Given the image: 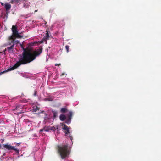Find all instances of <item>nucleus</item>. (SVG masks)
Segmentation results:
<instances>
[{
    "mask_svg": "<svg viewBox=\"0 0 161 161\" xmlns=\"http://www.w3.org/2000/svg\"><path fill=\"white\" fill-rule=\"evenodd\" d=\"M30 54L27 52H24L23 56H21L19 61H18L13 67L8 69V71L14 70L21 65L25 64L30 63L34 60V58L30 57Z\"/></svg>",
    "mask_w": 161,
    "mask_h": 161,
    "instance_id": "obj_1",
    "label": "nucleus"
},
{
    "mask_svg": "<svg viewBox=\"0 0 161 161\" xmlns=\"http://www.w3.org/2000/svg\"><path fill=\"white\" fill-rule=\"evenodd\" d=\"M69 46L68 45H66L65 46V48L66 50V51L67 52H69Z\"/></svg>",
    "mask_w": 161,
    "mask_h": 161,
    "instance_id": "obj_18",
    "label": "nucleus"
},
{
    "mask_svg": "<svg viewBox=\"0 0 161 161\" xmlns=\"http://www.w3.org/2000/svg\"><path fill=\"white\" fill-rule=\"evenodd\" d=\"M11 8V5L8 3H6L5 4V8L7 12H8V10H9Z\"/></svg>",
    "mask_w": 161,
    "mask_h": 161,
    "instance_id": "obj_8",
    "label": "nucleus"
},
{
    "mask_svg": "<svg viewBox=\"0 0 161 161\" xmlns=\"http://www.w3.org/2000/svg\"><path fill=\"white\" fill-rule=\"evenodd\" d=\"M43 42V41H41V43H42Z\"/></svg>",
    "mask_w": 161,
    "mask_h": 161,
    "instance_id": "obj_33",
    "label": "nucleus"
},
{
    "mask_svg": "<svg viewBox=\"0 0 161 161\" xmlns=\"http://www.w3.org/2000/svg\"><path fill=\"white\" fill-rule=\"evenodd\" d=\"M23 113V112H22L21 111L19 113V114H20Z\"/></svg>",
    "mask_w": 161,
    "mask_h": 161,
    "instance_id": "obj_26",
    "label": "nucleus"
},
{
    "mask_svg": "<svg viewBox=\"0 0 161 161\" xmlns=\"http://www.w3.org/2000/svg\"><path fill=\"white\" fill-rule=\"evenodd\" d=\"M37 111V109H34V111L36 112Z\"/></svg>",
    "mask_w": 161,
    "mask_h": 161,
    "instance_id": "obj_24",
    "label": "nucleus"
},
{
    "mask_svg": "<svg viewBox=\"0 0 161 161\" xmlns=\"http://www.w3.org/2000/svg\"><path fill=\"white\" fill-rule=\"evenodd\" d=\"M2 146H1V145L0 144V148H1L2 147Z\"/></svg>",
    "mask_w": 161,
    "mask_h": 161,
    "instance_id": "obj_31",
    "label": "nucleus"
},
{
    "mask_svg": "<svg viewBox=\"0 0 161 161\" xmlns=\"http://www.w3.org/2000/svg\"><path fill=\"white\" fill-rule=\"evenodd\" d=\"M63 128L62 129L65 130V133L66 134H68L70 133L69 130V127L67 126L65 124L62 125Z\"/></svg>",
    "mask_w": 161,
    "mask_h": 161,
    "instance_id": "obj_7",
    "label": "nucleus"
},
{
    "mask_svg": "<svg viewBox=\"0 0 161 161\" xmlns=\"http://www.w3.org/2000/svg\"><path fill=\"white\" fill-rule=\"evenodd\" d=\"M3 52H0V54H3Z\"/></svg>",
    "mask_w": 161,
    "mask_h": 161,
    "instance_id": "obj_29",
    "label": "nucleus"
},
{
    "mask_svg": "<svg viewBox=\"0 0 161 161\" xmlns=\"http://www.w3.org/2000/svg\"><path fill=\"white\" fill-rule=\"evenodd\" d=\"M5 155V153H4V154H3V156H4Z\"/></svg>",
    "mask_w": 161,
    "mask_h": 161,
    "instance_id": "obj_32",
    "label": "nucleus"
},
{
    "mask_svg": "<svg viewBox=\"0 0 161 161\" xmlns=\"http://www.w3.org/2000/svg\"><path fill=\"white\" fill-rule=\"evenodd\" d=\"M36 93H37L36 91H34V96H36Z\"/></svg>",
    "mask_w": 161,
    "mask_h": 161,
    "instance_id": "obj_19",
    "label": "nucleus"
},
{
    "mask_svg": "<svg viewBox=\"0 0 161 161\" xmlns=\"http://www.w3.org/2000/svg\"><path fill=\"white\" fill-rule=\"evenodd\" d=\"M6 49H6H6H5V50L3 51V52H4V53L5 52V51H6Z\"/></svg>",
    "mask_w": 161,
    "mask_h": 161,
    "instance_id": "obj_30",
    "label": "nucleus"
},
{
    "mask_svg": "<svg viewBox=\"0 0 161 161\" xmlns=\"http://www.w3.org/2000/svg\"><path fill=\"white\" fill-rule=\"evenodd\" d=\"M12 31L13 32V36H11V39H13V37L18 38H21L22 36L19 35L18 33V31L17 29V27L16 26L13 25L12 26Z\"/></svg>",
    "mask_w": 161,
    "mask_h": 161,
    "instance_id": "obj_4",
    "label": "nucleus"
},
{
    "mask_svg": "<svg viewBox=\"0 0 161 161\" xmlns=\"http://www.w3.org/2000/svg\"><path fill=\"white\" fill-rule=\"evenodd\" d=\"M3 147L6 148L8 150H14L15 151L16 153H19V150L17 148H15L14 147L11 146L10 145L8 144H3Z\"/></svg>",
    "mask_w": 161,
    "mask_h": 161,
    "instance_id": "obj_5",
    "label": "nucleus"
},
{
    "mask_svg": "<svg viewBox=\"0 0 161 161\" xmlns=\"http://www.w3.org/2000/svg\"><path fill=\"white\" fill-rule=\"evenodd\" d=\"M73 115V113L72 111H70L68 115V118L66 119L65 123L67 124H70L71 121L72 117Z\"/></svg>",
    "mask_w": 161,
    "mask_h": 161,
    "instance_id": "obj_6",
    "label": "nucleus"
},
{
    "mask_svg": "<svg viewBox=\"0 0 161 161\" xmlns=\"http://www.w3.org/2000/svg\"><path fill=\"white\" fill-rule=\"evenodd\" d=\"M20 143H17V144L18 146H19V145H20Z\"/></svg>",
    "mask_w": 161,
    "mask_h": 161,
    "instance_id": "obj_28",
    "label": "nucleus"
},
{
    "mask_svg": "<svg viewBox=\"0 0 161 161\" xmlns=\"http://www.w3.org/2000/svg\"><path fill=\"white\" fill-rule=\"evenodd\" d=\"M44 131L46 132H48L50 130V127L45 126L44 127Z\"/></svg>",
    "mask_w": 161,
    "mask_h": 161,
    "instance_id": "obj_15",
    "label": "nucleus"
},
{
    "mask_svg": "<svg viewBox=\"0 0 161 161\" xmlns=\"http://www.w3.org/2000/svg\"><path fill=\"white\" fill-rule=\"evenodd\" d=\"M61 65V64H55V66H59V65Z\"/></svg>",
    "mask_w": 161,
    "mask_h": 161,
    "instance_id": "obj_21",
    "label": "nucleus"
},
{
    "mask_svg": "<svg viewBox=\"0 0 161 161\" xmlns=\"http://www.w3.org/2000/svg\"><path fill=\"white\" fill-rule=\"evenodd\" d=\"M56 130H57V132L58 133V131L61 130L60 127L59 125H57L56 127Z\"/></svg>",
    "mask_w": 161,
    "mask_h": 161,
    "instance_id": "obj_16",
    "label": "nucleus"
},
{
    "mask_svg": "<svg viewBox=\"0 0 161 161\" xmlns=\"http://www.w3.org/2000/svg\"><path fill=\"white\" fill-rule=\"evenodd\" d=\"M69 137H70V139L71 140H72V139H73V137L71 136H70V135H69Z\"/></svg>",
    "mask_w": 161,
    "mask_h": 161,
    "instance_id": "obj_23",
    "label": "nucleus"
},
{
    "mask_svg": "<svg viewBox=\"0 0 161 161\" xmlns=\"http://www.w3.org/2000/svg\"><path fill=\"white\" fill-rule=\"evenodd\" d=\"M21 107H22L20 105H17L16 106L15 108L13 109V110L14 111L18 110L20 109L21 108Z\"/></svg>",
    "mask_w": 161,
    "mask_h": 161,
    "instance_id": "obj_11",
    "label": "nucleus"
},
{
    "mask_svg": "<svg viewBox=\"0 0 161 161\" xmlns=\"http://www.w3.org/2000/svg\"><path fill=\"white\" fill-rule=\"evenodd\" d=\"M44 131V128L43 129H41L40 130V132H42L43 131Z\"/></svg>",
    "mask_w": 161,
    "mask_h": 161,
    "instance_id": "obj_20",
    "label": "nucleus"
},
{
    "mask_svg": "<svg viewBox=\"0 0 161 161\" xmlns=\"http://www.w3.org/2000/svg\"><path fill=\"white\" fill-rule=\"evenodd\" d=\"M67 109L66 108H62L60 110V112L61 113H65L67 111Z\"/></svg>",
    "mask_w": 161,
    "mask_h": 161,
    "instance_id": "obj_14",
    "label": "nucleus"
},
{
    "mask_svg": "<svg viewBox=\"0 0 161 161\" xmlns=\"http://www.w3.org/2000/svg\"><path fill=\"white\" fill-rule=\"evenodd\" d=\"M20 47L23 50L21 56H23V54L24 52L25 53L26 52L30 54V57H31V58H34V60L36 59L37 57L39 56L41 54L42 52L43 49L42 47H39L38 49H37L36 50L31 51V50L29 49L28 47L26 48H25L23 47V45L22 44H20Z\"/></svg>",
    "mask_w": 161,
    "mask_h": 161,
    "instance_id": "obj_3",
    "label": "nucleus"
},
{
    "mask_svg": "<svg viewBox=\"0 0 161 161\" xmlns=\"http://www.w3.org/2000/svg\"><path fill=\"white\" fill-rule=\"evenodd\" d=\"M48 98H46L45 99V100H48Z\"/></svg>",
    "mask_w": 161,
    "mask_h": 161,
    "instance_id": "obj_25",
    "label": "nucleus"
},
{
    "mask_svg": "<svg viewBox=\"0 0 161 161\" xmlns=\"http://www.w3.org/2000/svg\"><path fill=\"white\" fill-rule=\"evenodd\" d=\"M21 102H24V103H26L27 102V101H26V100H23L22 101H21Z\"/></svg>",
    "mask_w": 161,
    "mask_h": 161,
    "instance_id": "obj_22",
    "label": "nucleus"
},
{
    "mask_svg": "<svg viewBox=\"0 0 161 161\" xmlns=\"http://www.w3.org/2000/svg\"><path fill=\"white\" fill-rule=\"evenodd\" d=\"M48 31H46V34L45 36L43 37L42 40L44 41H47V40L49 39V35L48 33Z\"/></svg>",
    "mask_w": 161,
    "mask_h": 161,
    "instance_id": "obj_9",
    "label": "nucleus"
},
{
    "mask_svg": "<svg viewBox=\"0 0 161 161\" xmlns=\"http://www.w3.org/2000/svg\"><path fill=\"white\" fill-rule=\"evenodd\" d=\"M52 112L53 114V117L54 118H56L58 114L57 112L55 110H52Z\"/></svg>",
    "mask_w": 161,
    "mask_h": 161,
    "instance_id": "obj_13",
    "label": "nucleus"
},
{
    "mask_svg": "<svg viewBox=\"0 0 161 161\" xmlns=\"http://www.w3.org/2000/svg\"><path fill=\"white\" fill-rule=\"evenodd\" d=\"M1 5H2V6H3V5H4V3H1Z\"/></svg>",
    "mask_w": 161,
    "mask_h": 161,
    "instance_id": "obj_27",
    "label": "nucleus"
},
{
    "mask_svg": "<svg viewBox=\"0 0 161 161\" xmlns=\"http://www.w3.org/2000/svg\"><path fill=\"white\" fill-rule=\"evenodd\" d=\"M61 121H64L66 119V116L64 114H61L59 117Z\"/></svg>",
    "mask_w": 161,
    "mask_h": 161,
    "instance_id": "obj_10",
    "label": "nucleus"
},
{
    "mask_svg": "<svg viewBox=\"0 0 161 161\" xmlns=\"http://www.w3.org/2000/svg\"><path fill=\"white\" fill-rule=\"evenodd\" d=\"M14 44H13V45L11 46L10 47L7 48V49L8 50V51L9 53L11 52L10 51L11 49H13V47L14 46Z\"/></svg>",
    "mask_w": 161,
    "mask_h": 161,
    "instance_id": "obj_12",
    "label": "nucleus"
},
{
    "mask_svg": "<svg viewBox=\"0 0 161 161\" xmlns=\"http://www.w3.org/2000/svg\"><path fill=\"white\" fill-rule=\"evenodd\" d=\"M57 147L58 152L62 159L65 158L70 154L71 148L68 144L58 145Z\"/></svg>",
    "mask_w": 161,
    "mask_h": 161,
    "instance_id": "obj_2",
    "label": "nucleus"
},
{
    "mask_svg": "<svg viewBox=\"0 0 161 161\" xmlns=\"http://www.w3.org/2000/svg\"><path fill=\"white\" fill-rule=\"evenodd\" d=\"M50 130L55 131L56 130V127L54 126L50 127Z\"/></svg>",
    "mask_w": 161,
    "mask_h": 161,
    "instance_id": "obj_17",
    "label": "nucleus"
}]
</instances>
